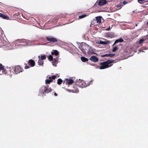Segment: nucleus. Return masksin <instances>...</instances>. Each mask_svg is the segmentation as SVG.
Listing matches in <instances>:
<instances>
[{
  "label": "nucleus",
  "mask_w": 148,
  "mask_h": 148,
  "mask_svg": "<svg viewBox=\"0 0 148 148\" xmlns=\"http://www.w3.org/2000/svg\"><path fill=\"white\" fill-rule=\"evenodd\" d=\"M90 85V83L88 81L85 82L83 80H81L76 82V83L73 85L74 88L75 89L76 92H78L79 90L77 88L78 86L82 88H85Z\"/></svg>",
  "instance_id": "obj_1"
},
{
  "label": "nucleus",
  "mask_w": 148,
  "mask_h": 148,
  "mask_svg": "<svg viewBox=\"0 0 148 148\" xmlns=\"http://www.w3.org/2000/svg\"><path fill=\"white\" fill-rule=\"evenodd\" d=\"M114 62V60H108L106 61L101 62L99 63V65L101 66L99 68L100 69H103L110 67L113 65L111 64Z\"/></svg>",
  "instance_id": "obj_2"
},
{
  "label": "nucleus",
  "mask_w": 148,
  "mask_h": 148,
  "mask_svg": "<svg viewBox=\"0 0 148 148\" xmlns=\"http://www.w3.org/2000/svg\"><path fill=\"white\" fill-rule=\"evenodd\" d=\"M49 86L47 85L43 86L40 90V93L43 95H44L45 93H49L52 91V89L51 88H49Z\"/></svg>",
  "instance_id": "obj_3"
},
{
  "label": "nucleus",
  "mask_w": 148,
  "mask_h": 148,
  "mask_svg": "<svg viewBox=\"0 0 148 148\" xmlns=\"http://www.w3.org/2000/svg\"><path fill=\"white\" fill-rule=\"evenodd\" d=\"M79 48L83 53H86L87 51L90 49L91 47L89 46L87 44H84L83 45H80L79 46Z\"/></svg>",
  "instance_id": "obj_4"
},
{
  "label": "nucleus",
  "mask_w": 148,
  "mask_h": 148,
  "mask_svg": "<svg viewBox=\"0 0 148 148\" xmlns=\"http://www.w3.org/2000/svg\"><path fill=\"white\" fill-rule=\"evenodd\" d=\"M3 73L7 75L11 76L14 73L12 68L10 67L8 68L7 69L4 68L2 71Z\"/></svg>",
  "instance_id": "obj_5"
},
{
  "label": "nucleus",
  "mask_w": 148,
  "mask_h": 148,
  "mask_svg": "<svg viewBox=\"0 0 148 148\" xmlns=\"http://www.w3.org/2000/svg\"><path fill=\"white\" fill-rule=\"evenodd\" d=\"M46 39L51 43H55L58 41V39L51 36H47L46 37Z\"/></svg>",
  "instance_id": "obj_6"
},
{
  "label": "nucleus",
  "mask_w": 148,
  "mask_h": 148,
  "mask_svg": "<svg viewBox=\"0 0 148 148\" xmlns=\"http://www.w3.org/2000/svg\"><path fill=\"white\" fill-rule=\"evenodd\" d=\"M12 70L14 71L15 73L16 74L20 73L22 71V69L21 67L19 66H15L14 68H12Z\"/></svg>",
  "instance_id": "obj_7"
},
{
  "label": "nucleus",
  "mask_w": 148,
  "mask_h": 148,
  "mask_svg": "<svg viewBox=\"0 0 148 148\" xmlns=\"http://www.w3.org/2000/svg\"><path fill=\"white\" fill-rule=\"evenodd\" d=\"M56 77V76L55 75H53L52 77H49V79H46L45 80V84H50L51 82H53L52 79H54Z\"/></svg>",
  "instance_id": "obj_8"
},
{
  "label": "nucleus",
  "mask_w": 148,
  "mask_h": 148,
  "mask_svg": "<svg viewBox=\"0 0 148 148\" xmlns=\"http://www.w3.org/2000/svg\"><path fill=\"white\" fill-rule=\"evenodd\" d=\"M96 20H95L94 21H93L92 22H91V24H93L92 23H93L95 21H96L97 22V23H101V19H103L102 17L101 16H98L96 17Z\"/></svg>",
  "instance_id": "obj_9"
},
{
  "label": "nucleus",
  "mask_w": 148,
  "mask_h": 148,
  "mask_svg": "<svg viewBox=\"0 0 148 148\" xmlns=\"http://www.w3.org/2000/svg\"><path fill=\"white\" fill-rule=\"evenodd\" d=\"M90 60L94 62H97L98 60V58L95 56H92L90 57Z\"/></svg>",
  "instance_id": "obj_10"
},
{
  "label": "nucleus",
  "mask_w": 148,
  "mask_h": 148,
  "mask_svg": "<svg viewBox=\"0 0 148 148\" xmlns=\"http://www.w3.org/2000/svg\"><path fill=\"white\" fill-rule=\"evenodd\" d=\"M107 1L106 0H100L98 2V4L99 5H102L106 4Z\"/></svg>",
  "instance_id": "obj_11"
},
{
  "label": "nucleus",
  "mask_w": 148,
  "mask_h": 148,
  "mask_svg": "<svg viewBox=\"0 0 148 148\" xmlns=\"http://www.w3.org/2000/svg\"><path fill=\"white\" fill-rule=\"evenodd\" d=\"M0 17L4 19H9V17L8 15H5L1 13H0Z\"/></svg>",
  "instance_id": "obj_12"
},
{
  "label": "nucleus",
  "mask_w": 148,
  "mask_h": 148,
  "mask_svg": "<svg viewBox=\"0 0 148 148\" xmlns=\"http://www.w3.org/2000/svg\"><path fill=\"white\" fill-rule=\"evenodd\" d=\"M58 57H56V58L53 59V61L52 62L53 64V66L56 65V64L58 63Z\"/></svg>",
  "instance_id": "obj_13"
},
{
  "label": "nucleus",
  "mask_w": 148,
  "mask_h": 148,
  "mask_svg": "<svg viewBox=\"0 0 148 148\" xmlns=\"http://www.w3.org/2000/svg\"><path fill=\"white\" fill-rule=\"evenodd\" d=\"M28 63L31 65V66L32 67L34 66L35 64V61L32 59L28 61Z\"/></svg>",
  "instance_id": "obj_14"
},
{
  "label": "nucleus",
  "mask_w": 148,
  "mask_h": 148,
  "mask_svg": "<svg viewBox=\"0 0 148 148\" xmlns=\"http://www.w3.org/2000/svg\"><path fill=\"white\" fill-rule=\"evenodd\" d=\"M124 41L123 40L121 39L120 38L117 40H116L115 41L114 44L112 45V46H114L116 43H117L119 42H123Z\"/></svg>",
  "instance_id": "obj_15"
},
{
  "label": "nucleus",
  "mask_w": 148,
  "mask_h": 148,
  "mask_svg": "<svg viewBox=\"0 0 148 148\" xmlns=\"http://www.w3.org/2000/svg\"><path fill=\"white\" fill-rule=\"evenodd\" d=\"M67 80L68 81L67 84L69 85L72 84L74 83V81L71 79H67Z\"/></svg>",
  "instance_id": "obj_16"
},
{
  "label": "nucleus",
  "mask_w": 148,
  "mask_h": 148,
  "mask_svg": "<svg viewBox=\"0 0 148 148\" xmlns=\"http://www.w3.org/2000/svg\"><path fill=\"white\" fill-rule=\"evenodd\" d=\"M38 58L39 59L42 60L46 59V58L45 55H42L41 56H38Z\"/></svg>",
  "instance_id": "obj_17"
},
{
  "label": "nucleus",
  "mask_w": 148,
  "mask_h": 148,
  "mask_svg": "<svg viewBox=\"0 0 148 148\" xmlns=\"http://www.w3.org/2000/svg\"><path fill=\"white\" fill-rule=\"evenodd\" d=\"M109 43V42L108 41H103L101 40H100L99 42V43L100 44L102 45H106L108 44Z\"/></svg>",
  "instance_id": "obj_18"
},
{
  "label": "nucleus",
  "mask_w": 148,
  "mask_h": 148,
  "mask_svg": "<svg viewBox=\"0 0 148 148\" xmlns=\"http://www.w3.org/2000/svg\"><path fill=\"white\" fill-rule=\"evenodd\" d=\"M51 54L53 55H55L57 56L59 54L58 51L56 50H55L53 51V52H51Z\"/></svg>",
  "instance_id": "obj_19"
},
{
  "label": "nucleus",
  "mask_w": 148,
  "mask_h": 148,
  "mask_svg": "<svg viewBox=\"0 0 148 148\" xmlns=\"http://www.w3.org/2000/svg\"><path fill=\"white\" fill-rule=\"evenodd\" d=\"M81 59L82 61L83 62H85L87 61L88 60V59L84 57H82L81 58Z\"/></svg>",
  "instance_id": "obj_20"
},
{
  "label": "nucleus",
  "mask_w": 148,
  "mask_h": 148,
  "mask_svg": "<svg viewBox=\"0 0 148 148\" xmlns=\"http://www.w3.org/2000/svg\"><path fill=\"white\" fill-rule=\"evenodd\" d=\"M38 63L39 65H42L43 64V61L39 58Z\"/></svg>",
  "instance_id": "obj_21"
},
{
  "label": "nucleus",
  "mask_w": 148,
  "mask_h": 148,
  "mask_svg": "<svg viewBox=\"0 0 148 148\" xmlns=\"http://www.w3.org/2000/svg\"><path fill=\"white\" fill-rule=\"evenodd\" d=\"M62 82V80L61 79L59 78L58 79L57 83L58 85H60Z\"/></svg>",
  "instance_id": "obj_22"
},
{
  "label": "nucleus",
  "mask_w": 148,
  "mask_h": 148,
  "mask_svg": "<svg viewBox=\"0 0 148 148\" xmlns=\"http://www.w3.org/2000/svg\"><path fill=\"white\" fill-rule=\"evenodd\" d=\"M118 49V47L117 46L114 47L112 51L113 52H115L116 50Z\"/></svg>",
  "instance_id": "obj_23"
},
{
  "label": "nucleus",
  "mask_w": 148,
  "mask_h": 148,
  "mask_svg": "<svg viewBox=\"0 0 148 148\" xmlns=\"http://www.w3.org/2000/svg\"><path fill=\"white\" fill-rule=\"evenodd\" d=\"M86 16V15L85 14H84L82 15H79V18L80 19H82V18H83L85 17Z\"/></svg>",
  "instance_id": "obj_24"
},
{
  "label": "nucleus",
  "mask_w": 148,
  "mask_h": 148,
  "mask_svg": "<svg viewBox=\"0 0 148 148\" xmlns=\"http://www.w3.org/2000/svg\"><path fill=\"white\" fill-rule=\"evenodd\" d=\"M4 66L2 65V64H0V71L2 70L3 71V70L4 68Z\"/></svg>",
  "instance_id": "obj_25"
},
{
  "label": "nucleus",
  "mask_w": 148,
  "mask_h": 148,
  "mask_svg": "<svg viewBox=\"0 0 148 148\" xmlns=\"http://www.w3.org/2000/svg\"><path fill=\"white\" fill-rule=\"evenodd\" d=\"M48 59L51 61L53 60V56L51 55H50L48 57Z\"/></svg>",
  "instance_id": "obj_26"
},
{
  "label": "nucleus",
  "mask_w": 148,
  "mask_h": 148,
  "mask_svg": "<svg viewBox=\"0 0 148 148\" xmlns=\"http://www.w3.org/2000/svg\"><path fill=\"white\" fill-rule=\"evenodd\" d=\"M144 0H138V1L139 3L140 4H142L144 3V2H145V1L143 2V1Z\"/></svg>",
  "instance_id": "obj_27"
},
{
  "label": "nucleus",
  "mask_w": 148,
  "mask_h": 148,
  "mask_svg": "<svg viewBox=\"0 0 148 148\" xmlns=\"http://www.w3.org/2000/svg\"><path fill=\"white\" fill-rule=\"evenodd\" d=\"M144 41V40L143 39H141L139 40V44H141Z\"/></svg>",
  "instance_id": "obj_28"
},
{
  "label": "nucleus",
  "mask_w": 148,
  "mask_h": 148,
  "mask_svg": "<svg viewBox=\"0 0 148 148\" xmlns=\"http://www.w3.org/2000/svg\"><path fill=\"white\" fill-rule=\"evenodd\" d=\"M110 54H106L103 55L102 56L104 57H110L109 56Z\"/></svg>",
  "instance_id": "obj_29"
},
{
  "label": "nucleus",
  "mask_w": 148,
  "mask_h": 148,
  "mask_svg": "<svg viewBox=\"0 0 148 148\" xmlns=\"http://www.w3.org/2000/svg\"><path fill=\"white\" fill-rule=\"evenodd\" d=\"M115 54L114 53L113 54H110L109 56L110 57H112L115 56Z\"/></svg>",
  "instance_id": "obj_30"
},
{
  "label": "nucleus",
  "mask_w": 148,
  "mask_h": 148,
  "mask_svg": "<svg viewBox=\"0 0 148 148\" xmlns=\"http://www.w3.org/2000/svg\"><path fill=\"white\" fill-rule=\"evenodd\" d=\"M30 68L29 66L26 65L25 66V69H29Z\"/></svg>",
  "instance_id": "obj_31"
},
{
  "label": "nucleus",
  "mask_w": 148,
  "mask_h": 148,
  "mask_svg": "<svg viewBox=\"0 0 148 148\" xmlns=\"http://www.w3.org/2000/svg\"><path fill=\"white\" fill-rule=\"evenodd\" d=\"M123 3L124 4V5H125L127 3V2L126 1H124L123 2Z\"/></svg>",
  "instance_id": "obj_32"
},
{
  "label": "nucleus",
  "mask_w": 148,
  "mask_h": 148,
  "mask_svg": "<svg viewBox=\"0 0 148 148\" xmlns=\"http://www.w3.org/2000/svg\"><path fill=\"white\" fill-rule=\"evenodd\" d=\"M54 95L56 96H57L58 95L57 94L56 92H54Z\"/></svg>",
  "instance_id": "obj_33"
},
{
  "label": "nucleus",
  "mask_w": 148,
  "mask_h": 148,
  "mask_svg": "<svg viewBox=\"0 0 148 148\" xmlns=\"http://www.w3.org/2000/svg\"><path fill=\"white\" fill-rule=\"evenodd\" d=\"M107 30H110V28H109L106 29Z\"/></svg>",
  "instance_id": "obj_34"
},
{
  "label": "nucleus",
  "mask_w": 148,
  "mask_h": 148,
  "mask_svg": "<svg viewBox=\"0 0 148 148\" xmlns=\"http://www.w3.org/2000/svg\"><path fill=\"white\" fill-rule=\"evenodd\" d=\"M121 5H119H119H118V7L119 6V7H121Z\"/></svg>",
  "instance_id": "obj_35"
},
{
  "label": "nucleus",
  "mask_w": 148,
  "mask_h": 148,
  "mask_svg": "<svg viewBox=\"0 0 148 148\" xmlns=\"http://www.w3.org/2000/svg\"><path fill=\"white\" fill-rule=\"evenodd\" d=\"M147 24L148 25V22L147 23Z\"/></svg>",
  "instance_id": "obj_36"
},
{
  "label": "nucleus",
  "mask_w": 148,
  "mask_h": 148,
  "mask_svg": "<svg viewBox=\"0 0 148 148\" xmlns=\"http://www.w3.org/2000/svg\"><path fill=\"white\" fill-rule=\"evenodd\" d=\"M1 75V74H0V75Z\"/></svg>",
  "instance_id": "obj_37"
}]
</instances>
